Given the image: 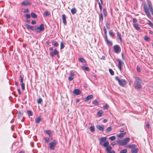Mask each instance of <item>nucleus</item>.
Instances as JSON below:
<instances>
[{
    "label": "nucleus",
    "mask_w": 153,
    "mask_h": 153,
    "mask_svg": "<svg viewBox=\"0 0 153 153\" xmlns=\"http://www.w3.org/2000/svg\"><path fill=\"white\" fill-rule=\"evenodd\" d=\"M117 61L118 62V68L119 70L121 71L122 70L121 66L124 64V63L120 59H117Z\"/></svg>",
    "instance_id": "nucleus-10"
},
{
    "label": "nucleus",
    "mask_w": 153,
    "mask_h": 153,
    "mask_svg": "<svg viewBox=\"0 0 153 153\" xmlns=\"http://www.w3.org/2000/svg\"><path fill=\"white\" fill-rule=\"evenodd\" d=\"M57 144V142L55 140H53L49 144V147L50 149L53 150H55L54 147Z\"/></svg>",
    "instance_id": "nucleus-6"
},
{
    "label": "nucleus",
    "mask_w": 153,
    "mask_h": 153,
    "mask_svg": "<svg viewBox=\"0 0 153 153\" xmlns=\"http://www.w3.org/2000/svg\"><path fill=\"white\" fill-rule=\"evenodd\" d=\"M132 21L133 23H135L137 22V20L135 18H134L132 19Z\"/></svg>",
    "instance_id": "nucleus-55"
},
{
    "label": "nucleus",
    "mask_w": 153,
    "mask_h": 153,
    "mask_svg": "<svg viewBox=\"0 0 153 153\" xmlns=\"http://www.w3.org/2000/svg\"><path fill=\"white\" fill-rule=\"evenodd\" d=\"M107 28L108 29H109L110 28V23L109 22H107L106 25Z\"/></svg>",
    "instance_id": "nucleus-36"
},
{
    "label": "nucleus",
    "mask_w": 153,
    "mask_h": 153,
    "mask_svg": "<svg viewBox=\"0 0 153 153\" xmlns=\"http://www.w3.org/2000/svg\"><path fill=\"white\" fill-rule=\"evenodd\" d=\"M103 108L104 109H106L108 108V105L107 104H106L105 105L103 106Z\"/></svg>",
    "instance_id": "nucleus-51"
},
{
    "label": "nucleus",
    "mask_w": 153,
    "mask_h": 153,
    "mask_svg": "<svg viewBox=\"0 0 153 153\" xmlns=\"http://www.w3.org/2000/svg\"><path fill=\"white\" fill-rule=\"evenodd\" d=\"M36 23V22L35 20H33L31 22V24L32 25H35Z\"/></svg>",
    "instance_id": "nucleus-58"
},
{
    "label": "nucleus",
    "mask_w": 153,
    "mask_h": 153,
    "mask_svg": "<svg viewBox=\"0 0 153 153\" xmlns=\"http://www.w3.org/2000/svg\"><path fill=\"white\" fill-rule=\"evenodd\" d=\"M117 36L118 37L120 41L121 42H122V38H121V34L119 32H117Z\"/></svg>",
    "instance_id": "nucleus-27"
},
{
    "label": "nucleus",
    "mask_w": 153,
    "mask_h": 153,
    "mask_svg": "<svg viewBox=\"0 0 153 153\" xmlns=\"http://www.w3.org/2000/svg\"><path fill=\"white\" fill-rule=\"evenodd\" d=\"M115 79L118 81L119 84L121 86H124L127 84V82L124 79L120 80L118 76L115 77Z\"/></svg>",
    "instance_id": "nucleus-4"
},
{
    "label": "nucleus",
    "mask_w": 153,
    "mask_h": 153,
    "mask_svg": "<svg viewBox=\"0 0 153 153\" xmlns=\"http://www.w3.org/2000/svg\"><path fill=\"white\" fill-rule=\"evenodd\" d=\"M52 45H53L54 46L57 47L58 46V44L57 42H52Z\"/></svg>",
    "instance_id": "nucleus-47"
},
{
    "label": "nucleus",
    "mask_w": 153,
    "mask_h": 153,
    "mask_svg": "<svg viewBox=\"0 0 153 153\" xmlns=\"http://www.w3.org/2000/svg\"><path fill=\"white\" fill-rule=\"evenodd\" d=\"M148 25L151 27H153V23L150 20H147Z\"/></svg>",
    "instance_id": "nucleus-37"
},
{
    "label": "nucleus",
    "mask_w": 153,
    "mask_h": 153,
    "mask_svg": "<svg viewBox=\"0 0 153 153\" xmlns=\"http://www.w3.org/2000/svg\"><path fill=\"white\" fill-rule=\"evenodd\" d=\"M25 26L27 29L33 31H34L38 33L42 32L44 31L45 29L44 25L43 24H41L39 27L32 26L27 24L25 25Z\"/></svg>",
    "instance_id": "nucleus-1"
},
{
    "label": "nucleus",
    "mask_w": 153,
    "mask_h": 153,
    "mask_svg": "<svg viewBox=\"0 0 153 153\" xmlns=\"http://www.w3.org/2000/svg\"><path fill=\"white\" fill-rule=\"evenodd\" d=\"M147 3L152 14L153 16V8L152 7V5L151 2L149 0L147 1Z\"/></svg>",
    "instance_id": "nucleus-8"
},
{
    "label": "nucleus",
    "mask_w": 153,
    "mask_h": 153,
    "mask_svg": "<svg viewBox=\"0 0 153 153\" xmlns=\"http://www.w3.org/2000/svg\"><path fill=\"white\" fill-rule=\"evenodd\" d=\"M104 35L105 36V38H107V31L106 30V28H105V27L104 26Z\"/></svg>",
    "instance_id": "nucleus-31"
},
{
    "label": "nucleus",
    "mask_w": 153,
    "mask_h": 153,
    "mask_svg": "<svg viewBox=\"0 0 153 153\" xmlns=\"http://www.w3.org/2000/svg\"><path fill=\"white\" fill-rule=\"evenodd\" d=\"M138 150L139 149L138 148H134L131 150V152L132 153H137Z\"/></svg>",
    "instance_id": "nucleus-21"
},
{
    "label": "nucleus",
    "mask_w": 153,
    "mask_h": 153,
    "mask_svg": "<svg viewBox=\"0 0 153 153\" xmlns=\"http://www.w3.org/2000/svg\"><path fill=\"white\" fill-rule=\"evenodd\" d=\"M62 18L63 23L66 25L67 22L66 20V16L65 14H64L62 15Z\"/></svg>",
    "instance_id": "nucleus-16"
},
{
    "label": "nucleus",
    "mask_w": 153,
    "mask_h": 153,
    "mask_svg": "<svg viewBox=\"0 0 153 153\" xmlns=\"http://www.w3.org/2000/svg\"><path fill=\"white\" fill-rule=\"evenodd\" d=\"M93 96L92 95H90L88 96L84 99V101L85 102L92 98Z\"/></svg>",
    "instance_id": "nucleus-17"
},
{
    "label": "nucleus",
    "mask_w": 153,
    "mask_h": 153,
    "mask_svg": "<svg viewBox=\"0 0 153 153\" xmlns=\"http://www.w3.org/2000/svg\"><path fill=\"white\" fill-rule=\"evenodd\" d=\"M50 14V12L49 11H45L43 14V16L44 17H46L47 16H48Z\"/></svg>",
    "instance_id": "nucleus-22"
},
{
    "label": "nucleus",
    "mask_w": 153,
    "mask_h": 153,
    "mask_svg": "<svg viewBox=\"0 0 153 153\" xmlns=\"http://www.w3.org/2000/svg\"><path fill=\"white\" fill-rule=\"evenodd\" d=\"M149 126H150V124L149 123H148L147 125H146V127L148 129H149Z\"/></svg>",
    "instance_id": "nucleus-62"
},
{
    "label": "nucleus",
    "mask_w": 153,
    "mask_h": 153,
    "mask_svg": "<svg viewBox=\"0 0 153 153\" xmlns=\"http://www.w3.org/2000/svg\"><path fill=\"white\" fill-rule=\"evenodd\" d=\"M133 25L136 30H138L140 29V28L139 27L137 24L134 23L133 24Z\"/></svg>",
    "instance_id": "nucleus-20"
},
{
    "label": "nucleus",
    "mask_w": 153,
    "mask_h": 153,
    "mask_svg": "<svg viewBox=\"0 0 153 153\" xmlns=\"http://www.w3.org/2000/svg\"><path fill=\"white\" fill-rule=\"evenodd\" d=\"M111 145H112V146H114L115 144H116V143H115V142H112L111 144Z\"/></svg>",
    "instance_id": "nucleus-64"
},
{
    "label": "nucleus",
    "mask_w": 153,
    "mask_h": 153,
    "mask_svg": "<svg viewBox=\"0 0 153 153\" xmlns=\"http://www.w3.org/2000/svg\"><path fill=\"white\" fill-rule=\"evenodd\" d=\"M126 133V132L121 133L119 135H117V137L119 138H122L123 137Z\"/></svg>",
    "instance_id": "nucleus-25"
},
{
    "label": "nucleus",
    "mask_w": 153,
    "mask_h": 153,
    "mask_svg": "<svg viewBox=\"0 0 153 153\" xmlns=\"http://www.w3.org/2000/svg\"><path fill=\"white\" fill-rule=\"evenodd\" d=\"M101 3L99 2L98 3V4L99 6H102L103 4V1L102 0H100Z\"/></svg>",
    "instance_id": "nucleus-56"
},
{
    "label": "nucleus",
    "mask_w": 153,
    "mask_h": 153,
    "mask_svg": "<svg viewBox=\"0 0 153 153\" xmlns=\"http://www.w3.org/2000/svg\"><path fill=\"white\" fill-rule=\"evenodd\" d=\"M89 129L91 131L93 132L94 131V127L93 126H91L90 127Z\"/></svg>",
    "instance_id": "nucleus-38"
},
{
    "label": "nucleus",
    "mask_w": 153,
    "mask_h": 153,
    "mask_svg": "<svg viewBox=\"0 0 153 153\" xmlns=\"http://www.w3.org/2000/svg\"><path fill=\"white\" fill-rule=\"evenodd\" d=\"M27 113L28 115L29 116H31L33 115V113L32 111L30 110L28 111H27Z\"/></svg>",
    "instance_id": "nucleus-41"
},
{
    "label": "nucleus",
    "mask_w": 153,
    "mask_h": 153,
    "mask_svg": "<svg viewBox=\"0 0 153 153\" xmlns=\"http://www.w3.org/2000/svg\"><path fill=\"white\" fill-rule=\"evenodd\" d=\"M74 78L72 76H69L68 78V80L70 81L72 80Z\"/></svg>",
    "instance_id": "nucleus-57"
},
{
    "label": "nucleus",
    "mask_w": 153,
    "mask_h": 153,
    "mask_svg": "<svg viewBox=\"0 0 153 153\" xmlns=\"http://www.w3.org/2000/svg\"><path fill=\"white\" fill-rule=\"evenodd\" d=\"M73 93L74 94L78 95L81 94V91L78 89H75L73 91Z\"/></svg>",
    "instance_id": "nucleus-14"
},
{
    "label": "nucleus",
    "mask_w": 153,
    "mask_h": 153,
    "mask_svg": "<svg viewBox=\"0 0 153 153\" xmlns=\"http://www.w3.org/2000/svg\"><path fill=\"white\" fill-rule=\"evenodd\" d=\"M44 132L49 135H50L52 132L50 130H46L44 131Z\"/></svg>",
    "instance_id": "nucleus-24"
},
{
    "label": "nucleus",
    "mask_w": 153,
    "mask_h": 153,
    "mask_svg": "<svg viewBox=\"0 0 153 153\" xmlns=\"http://www.w3.org/2000/svg\"><path fill=\"white\" fill-rule=\"evenodd\" d=\"M105 40L108 45H109L111 46L112 45V42L111 41H110L108 40V37L106 38H105Z\"/></svg>",
    "instance_id": "nucleus-18"
},
{
    "label": "nucleus",
    "mask_w": 153,
    "mask_h": 153,
    "mask_svg": "<svg viewBox=\"0 0 153 153\" xmlns=\"http://www.w3.org/2000/svg\"><path fill=\"white\" fill-rule=\"evenodd\" d=\"M59 53L56 50V49H55L54 50V51H52L50 53V55L51 57H53L54 55H58Z\"/></svg>",
    "instance_id": "nucleus-12"
},
{
    "label": "nucleus",
    "mask_w": 153,
    "mask_h": 153,
    "mask_svg": "<svg viewBox=\"0 0 153 153\" xmlns=\"http://www.w3.org/2000/svg\"><path fill=\"white\" fill-rule=\"evenodd\" d=\"M22 4L23 6H27L31 5V3L28 1H23L22 3Z\"/></svg>",
    "instance_id": "nucleus-13"
},
{
    "label": "nucleus",
    "mask_w": 153,
    "mask_h": 153,
    "mask_svg": "<svg viewBox=\"0 0 153 153\" xmlns=\"http://www.w3.org/2000/svg\"><path fill=\"white\" fill-rule=\"evenodd\" d=\"M107 139L106 137H102L99 140V144L101 146H103V143L105 142Z\"/></svg>",
    "instance_id": "nucleus-9"
},
{
    "label": "nucleus",
    "mask_w": 153,
    "mask_h": 153,
    "mask_svg": "<svg viewBox=\"0 0 153 153\" xmlns=\"http://www.w3.org/2000/svg\"><path fill=\"white\" fill-rule=\"evenodd\" d=\"M103 20V16L102 14L101 13L99 15V21L102 22Z\"/></svg>",
    "instance_id": "nucleus-26"
},
{
    "label": "nucleus",
    "mask_w": 153,
    "mask_h": 153,
    "mask_svg": "<svg viewBox=\"0 0 153 153\" xmlns=\"http://www.w3.org/2000/svg\"><path fill=\"white\" fill-rule=\"evenodd\" d=\"M135 81L134 82V86L135 88L139 90L142 88V86L141 84V80L137 77H135Z\"/></svg>",
    "instance_id": "nucleus-2"
},
{
    "label": "nucleus",
    "mask_w": 153,
    "mask_h": 153,
    "mask_svg": "<svg viewBox=\"0 0 153 153\" xmlns=\"http://www.w3.org/2000/svg\"><path fill=\"white\" fill-rule=\"evenodd\" d=\"M71 12L73 15L75 14L76 12V9L74 7L71 10Z\"/></svg>",
    "instance_id": "nucleus-23"
},
{
    "label": "nucleus",
    "mask_w": 153,
    "mask_h": 153,
    "mask_svg": "<svg viewBox=\"0 0 153 153\" xmlns=\"http://www.w3.org/2000/svg\"><path fill=\"white\" fill-rule=\"evenodd\" d=\"M130 139L129 137H127L120 141H117V142L120 145L123 146L126 145L129 142Z\"/></svg>",
    "instance_id": "nucleus-3"
},
{
    "label": "nucleus",
    "mask_w": 153,
    "mask_h": 153,
    "mask_svg": "<svg viewBox=\"0 0 153 153\" xmlns=\"http://www.w3.org/2000/svg\"><path fill=\"white\" fill-rule=\"evenodd\" d=\"M70 75L71 76H74L75 75L74 73V72H71L70 73Z\"/></svg>",
    "instance_id": "nucleus-59"
},
{
    "label": "nucleus",
    "mask_w": 153,
    "mask_h": 153,
    "mask_svg": "<svg viewBox=\"0 0 153 153\" xmlns=\"http://www.w3.org/2000/svg\"><path fill=\"white\" fill-rule=\"evenodd\" d=\"M136 146L134 145H128L127 146V147L132 149L135 148Z\"/></svg>",
    "instance_id": "nucleus-29"
},
{
    "label": "nucleus",
    "mask_w": 153,
    "mask_h": 153,
    "mask_svg": "<svg viewBox=\"0 0 153 153\" xmlns=\"http://www.w3.org/2000/svg\"><path fill=\"white\" fill-rule=\"evenodd\" d=\"M109 72L112 75H113L114 74V72L112 69L109 68Z\"/></svg>",
    "instance_id": "nucleus-42"
},
{
    "label": "nucleus",
    "mask_w": 153,
    "mask_h": 153,
    "mask_svg": "<svg viewBox=\"0 0 153 153\" xmlns=\"http://www.w3.org/2000/svg\"><path fill=\"white\" fill-rule=\"evenodd\" d=\"M79 61L82 63H85L86 61L85 60L82 58H79Z\"/></svg>",
    "instance_id": "nucleus-30"
},
{
    "label": "nucleus",
    "mask_w": 153,
    "mask_h": 153,
    "mask_svg": "<svg viewBox=\"0 0 153 153\" xmlns=\"http://www.w3.org/2000/svg\"><path fill=\"white\" fill-rule=\"evenodd\" d=\"M137 70L138 72H140V68L139 66L137 65Z\"/></svg>",
    "instance_id": "nucleus-53"
},
{
    "label": "nucleus",
    "mask_w": 153,
    "mask_h": 153,
    "mask_svg": "<svg viewBox=\"0 0 153 153\" xmlns=\"http://www.w3.org/2000/svg\"><path fill=\"white\" fill-rule=\"evenodd\" d=\"M31 15L33 18H37V16L36 14L32 12L31 13Z\"/></svg>",
    "instance_id": "nucleus-32"
},
{
    "label": "nucleus",
    "mask_w": 153,
    "mask_h": 153,
    "mask_svg": "<svg viewBox=\"0 0 153 153\" xmlns=\"http://www.w3.org/2000/svg\"><path fill=\"white\" fill-rule=\"evenodd\" d=\"M127 152L126 149H123L120 152V153H126Z\"/></svg>",
    "instance_id": "nucleus-50"
},
{
    "label": "nucleus",
    "mask_w": 153,
    "mask_h": 153,
    "mask_svg": "<svg viewBox=\"0 0 153 153\" xmlns=\"http://www.w3.org/2000/svg\"><path fill=\"white\" fill-rule=\"evenodd\" d=\"M42 120L41 117L39 116L35 119V122L37 123H39Z\"/></svg>",
    "instance_id": "nucleus-19"
},
{
    "label": "nucleus",
    "mask_w": 153,
    "mask_h": 153,
    "mask_svg": "<svg viewBox=\"0 0 153 153\" xmlns=\"http://www.w3.org/2000/svg\"><path fill=\"white\" fill-rule=\"evenodd\" d=\"M17 90H18V91L19 93V94L20 95H21L22 94V93L21 92V90H20V89H19V88Z\"/></svg>",
    "instance_id": "nucleus-60"
},
{
    "label": "nucleus",
    "mask_w": 153,
    "mask_h": 153,
    "mask_svg": "<svg viewBox=\"0 0 153 153\" xmlns=\"http://www.w3.org/2000/svg\"><path fill=\"white\" fill-rule=\"evenodd\" d=\"M113 48L114 52L116 53H119V50L120 49V46L117 45L114 46Z\"/></svg>",
    "instance_id": "nucleus-11"
},
{
    "label": "nucleus",
    "mask_w": 153,
    "mask_h": 153,
    "mask_svg": "<svg viewBox=\"0 0 153 153\" xmlns=\"http://www.w3.org/2000/svg\"><path fill=\"white\" fill-rule=\"evenodd\" d=\"M64 47L65 45L64 44V43L62 42L60 43V49L61 50L63 49L64 48Z\"/></svg>",
    "instance_id": "nucleus-39"
},
{
    "label": "nucleus",
    "mask_w": 153,
    "mask_h": 153,
    "mask_svg": "<svg viewBox=\"0 0 153 153\" xmlns=\"http://www.w3.org/2000/svg\"><path fill=\"white\" fill-rule=\"evenodd\" d=\"M111 126H110L107 129V131L108 132H109L111 131Z\"/></svg>",
    "instance_id": "nucleus-52"
},
{
    "label": "nucleus",
    "mask_w": 153,
    "mask_h": 153,
    "mask_svg": "<svg viewBox=\"0 0 153 153\" xmlns=\"http://www.w3.org/2000/svg\"><path fill=\"white\" fill-rule=\"evenodd\" d=\"M42 101V99L41 98H40L37 100V102L38 104H40Z\"/></svg>",
    "instance_id": "nucleus-45"
},
{
    "label": "nucleus",
    "mask_w": 153,
    "mask_h": 153,
    "mask_svg": "<svg viewBox=\"0 0 153 153\" xmlns=\"http://www.w3.org/2000/svg\"><path fill=\"white\" fill-rule=\"evenodd\" d=\"M143 8L145 13L146 14L147 16L149 17L151 15L149 12V9L147 6L145 5H144L143 7Z\"/></svg>",
    "instance_id": "nucleus-7"
},
{
    "label": "nucleus",
    "mask_w": 153,
    "mask_h": 153,
    "mask_svg": "<svg viewBox=\"0 0 153 153\" xmlns=\"http://www.w3.org/2000/svg\"><path fill=\"white\" fill-rule=\"evenodd\" d=\"M25 17L27 19H29L30 17V15L28 14H26Z\"/></svg>",
    "instance_id": "nucleus-54"
},
{
    "label": "nucleus",
    "mask_w": 153,
    "mask_h": 153,
    "mask_svg": "<svg viewBox=\"0 0 153 153\" xmlns=\"http://www.w3.org/2000/svg\"><path fill=\"white\" fill-rule=\"evenodd\" d=\"M96 127L98 130L101 131H103L104 129V128L102 126L99 125H96Z\"/></svg>",
    "instance_id": "nucleus-15"
},
{
    "label": "nucleus",
    "mask_w": 153,
    "mask_h": 153,
    "mask_svg": "<svg viewBox=\"0 0 153 153\" xmlns=\"http://www.w3.org/2000/svg\"><path fill=\"white\" fill-rule=\"evenodd\" d=\"M116 138L115 136H112L109 137V139L112 141L115 140Z\"/></svg>",
    "instance_id": "nucleus-43"
},
{
    "label": "nucleus",
    "mask_w": 153,
    "mask_h": 153,
    "mask_svg": "<svg viewBox=\"0 0 153 153\" xmlns=\"http://www.w3.org/2000/svg\"><path fill=\"white\" fill-rule=\"evenodd\" d=\"M44 139L45 140V142L46 143H48L50 141V139L49 138L45 137L44 138Z\"/></svg>",
    "instance_id": "nucleus-46"
},
{
    "label": "nucleus",
    "mask_w": 153,
    "mask_h": 153,
    "mask_svg": "<svg viewBox=\"0 0 153 153\" xmlns=\"http://www.w3.org/2000/svg\"><path fill=\"white\" fill-rule=\"evenodd\" d=\"M109 33L110 36L111 37H113L114 36V34L112 30L110 31Z\"/></svg>",
    "instance_id": "nucleus-34"
},
{
    "label": "nucleus",
    "mask_w": 153,
    "mask_h": 153,
    "mask_svg": "<svg viewBox=\"0 0 153 153\" xmlns=\"http://www.w3.org/2000/svg\"><path fill=\"white\" fill-rule=\"evenodd\" d=\"M103 112L102 111L100 110L97 113V115L99 117H100L101 116Z\"/></svg>",
    "instance_id": "nucleus-35"
},
{
    "label": "nucleus",
    "mask_w": 153,
    "mask_h": 153,
    "mask_svg": "<svg viewBox=\"0 0 153 153\" xmlns=\"http://www.w3.org/2000/svg\"><path fill=\"white\" fill-rule=\"evenodd\" d=\"M20 79H21L20 82L22 83H23V80H24L23 78L22 77V76L21 75H20Z\"/></svg>",
    "instance_id": "nucleus-49"
},
{
    "label": "nucleus",
    "mask_w": 153,
    "mask_h": 153,
    "mask_svg": "<svg viewBox=\"0 0 153 153\" xmlns=\"http://www.w3.org/2000/svg\"><path fill=\"white\" fill-rule=\"evenodd\" d=\"M103 13L104 14V16L106 17L107 15V13L106 10L105 8H104L102 10Z\"/></svg>",
    "instance_id": "nucleus-33"
},
{
    "label": "nucleus",
    "mask_w": 153,
    "mask_h": 153,
    "mask_svg": "<svg viewBox=\"0 0 153 153\" xmlns=\"http://www.w3.org/2000/svg\"><path fill=\"white\" fill-rule=\"evenodd\" d=\"M101 59H102L103 60H105V57L104 56H102V58H101Z\"/></svg>",
    "instance_id": "nucleus-63"
},
{
    "label": "nucleus",
    "mask_w": 153,
    "mask_h": 153,
    "mask_svg": "<svg viewBox=\"0 0 153 153\" xmlns=\"http://www.w3.org/2000/svg\"><path fill=\"white\" fill-rule=\"evenodd\" d=\"M21 87L22 89L23 90H24L25 89V85L24 83H21Z\"/></svg>",
    "instance_id": "nucleus-48"
},
{
    "label": "nucleus",
    "mask_w": 153,
    "mask_h": 153,
    "mask_svg": "<svg viewBox=\"0 0 153 153\" xmlns=\"http://www.w3.org/2000/svg\"><path fill=\"white\" fill-rule=\"evenodd\" d=\"M82 68L84 70H85L87 71H90V69L89 68L85 66H82Z\"/></svg>",
    "instance_id": "nucleus-28"
},
{
    "label": "nucleus",
    "mask_w": 153,
    "mask_h": 153,
    "mask_svg": "<svg viewBox=\"0 0 153 153\" xmlns=\"http://www.w3.org/2000/svg\"><path fill=\"white\" fill-rule=\"evenodd\" d=\"M109 142L108 141H106L103 143V146L105 147H106V150L107 152V153H109L111 152L112 149V148L110 146H109Z\"/></svg>",
    "instance_id": "nucleus-5"
},
{
    "label": "nucleus",
    "mask_w": 153,
    "mask_h": 153,
    "mask_svg": "<svg viewBox=\"0 0 153 153\" xmlns=\"http://www.w3.org/2000/svg\"><path fill=\"white\" fill-rule=\"evenodd\" d=\"M144 40L145 41H149L150 40L149 38L148 37L146 36H145L144 37Z\"/></svg>",
    "instance_id": "nucleus-44"
},
{
    "label": "nucleus",
    "mask_w": 153,
    "mask_h": 153,
    "mask_svg": "<svg viewBox=\"0 0 153 153\" xmlns=\"http://www.w3.org/2000/svg\"><path fill=\"white\" fill-rule=\"evenodd\" d=\"M29 11V10L28 9H27L26 10L25 9L24 12L25 13H27Z\"/></svg>",
    "instance_id": "nucleus-61"
},
{
    "label": "nucleus",
    "mask_w": 153,
    "mask_h": 153,
    "mask_svg": "<svg viewBox=\"0 0 153 153\" xmlns=\"http://www.w3.org/2000/svg\"><path fill=\"white\" fill-rule=\"evenodd\" d=\"M92 103L94 105H97V104L99 103L97 102V100H95L92 101Z\"/></svg>",
    "instance_id": "nucleus-40"
}]
</instances>
